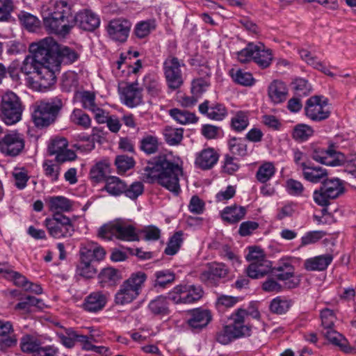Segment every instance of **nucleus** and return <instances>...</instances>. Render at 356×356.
Wrapping results in <instances>:
<instances>
[{"label":"nucleus","instance_id":"nucleus-1","mask_svg":"<svg viewBox=\"0 0 356 356\" xmlns=\"http://www.w3.org/2000/svg\"><path fill=\"white\" fill-rule=\"evenodd\" d=\"M182 175L179 160L172 154L154 157L147 163L142 172L145 182L157 183L176 195L181 191L179 178Z\"/></svg>","mask_w":356,"mask_h":356},{"label":"nucleus","instance_id":"nucleus-2","mask_svg":"<svg viewBox=\"0 0 356 356\" xmlns=\"http://www.w3.org/2000/svg\"><path fill=\"white\" fill-rule=\"evenodd\" d=\"M76 0H57L50 7L42 8L45 29L51 33L65 36L74 26V6Z\"/></svg>","mask_w":356,"mask_h":356},{"label":"nucleus","instance_id":"nucleus-3","mask_svg":"<svg viewBox=\"0 0 356 356\" xmlns=\"http://www.w3.org/2000/svg\"><path fill=\"white\" fill-rule=\"evenodd\" d=\"M52 38H46L38 42L32 43L29 47L30 54L27 55L19 67V72L25 75L33 74L35 76L48 58V51L56 50Z\"/></svg>","mask_w":356,"mask_h":356},{"label":"nucleus","instance_id":"nucleus-4","mask_svg":"<svg viewBox=\"0 0 356 356\" xmlns=\"http://www.w3.org/2000/svg\"><path fill=\"white\" fill-rule=\"evenodd\" d=\"M146 280L147 275L143 272L132 273L120 286L115 295V302L117 305H124L133 302L140 293Z\"/></svg>","mask_w":356,"mask_h":356},{"label":"nucleus","instance_id":"nucleus-5","mask_svg":"<svg viewBox=\"0 0 356 356\" xmlns=\"http://www.w3.org/2000/svg\"><path fill=\"white\" fill-rule=\"evenodd\" d=\"M321 321V332L324 337L332 344L337 346L344 353H350L352 348L347 340L334 330V323L337 321L335 312L329 308H324L320 312Z\"/></svg>","mask_w":356,"mask_h":356},{"label":"nucleus","instance_id":"nucleus-6","mask_svg":"<svg viewBox=\"0 0 356 356\" xmlns=\"http://www.w3.org/2000/svg\"><path fill=\"white\" fill-rule=\"evenodd\" d=\"M63 106V101L58 97L47 101H41L33 114L35 124L38 127H44L53 123Z\"/></svg>","mask_w":356,"mask_h":356},{"label":"nucleus","instance_id":"nucleus-7","mask_svg":"<svg viewBox=\"0 0 356 356\" xmlns=\"http://www.w3.org/2000/svg\"><path fill=\"white\" fill-rule=\"evenodd\" d=\"M23 107L19 97L12 91H7L1 96L0 118L7 125H13L22 119Z\"/></svg>","mask_w":356,"mask_h":356},{"label":"nucleus","instance_id":"nucleus-8","mask_svg":"<svg viewBox=\"0 0 356 356\" xmlns=\"http://www.w3.org/2000/svg\"><path fill=\"white\" fill-rule=\"evenodd\" d=\"M345 192L343 182L339 178H326L318 190L313 194L314 201L319 206L325 207L330 200L336 199Z\"/></svg>","mask_w":356,"mask_h":356},{"label":"nucleus","instance_id":"nucleus-9","mask_svg":"<svg viewBox=\"0 0 356 356\" xmlns=\"http://www.w3.org/2000/svg\"><path fill=\"white\" fill-rule=\"evenodd\" d=\"M203 293L200 286L179 284L169 291L168 296L175 304H191L200 300Z\"/></svg>","mask_w":356,"mask_h":356},{"label":"nucleus","instance_id":"nucleus-10","mask_svg":"<svg viewBox=\"0 0 356 356\" xmlns=\"http://www.w3.org/2000/svg\"><path fill=\"white\" fill-rule=\"evenodd\" d=\"M49 235L55 238H67L74 233V226L71 220L62 213H54L52 218L44 221Z\"/></svg>","mask_w":356,"mask_h":356},{"label":"nucleus","instance_id":"nucleus-11","mask_svg":"<svg viewBox=\"0 0 356 356\" xmlns=\"http://www.w3.org/2000/svg\"><path fill=\"white\" fill-rule=\"evenodd\" d=\"M184 63L173 56H168L163 64L164 76L167 86L172 90L179 88L183 83V74L181 70Z\"/></svg>","mask_w":356,"mask_h":356},{"label":"nucleus","instance_id":"nucleus-12","mask_svg":"<svg viewBox=\"0 0 356 356\" xmlns=\"http://www.w3.org/2000/svg\"><path fill=\"white\" fill-rule=\"evenodd\" d=\"M305 113L309 119L314 122L327 119L330 115L328 99L321 95L309 97L305 104Z\"/></svg>","mask_w":356,"mask_h":356},{"label":"nucleus","instance_id":"nucleus-13","mask_svg":"<svg viewBox=\"0 0 356 356\" xmlns=\"http://www.w3.org/2000/svg\"><path fill=\"white\" fill-rule=\"evenodd\" d=\"M25 147V139L22 134L11 131L0 139V152L5 156L15 157Z\"/></svg>","mask_w":356,"mask_h":356},{"label":"nucleus","instance_id":"nucleus-14","mask_svg":"<svg viewBox=\"0 0 356 356\" xmlns=\"http://www.w3.org/2000/svg\"><path fill=\"white\" fill-rule=\"evenodd\" d=\"M229 269L221 262L208 263L206 268L200 275V280L207 284L217 286L227 278Z\"/></svg>","mask_w":356,"mask_h":356},{"label":"nucleus","instance_id":"nucleus-15","mask_svg":"<svg viewBox=\"0 0 356 356\" xmlns=\"http://www.w3.org/2000/svg\"><path fill=\"white\" fill-rule=\"evenodd\" d=\"M59 71L58 60H56V58L51 60L49 56H48L38 74L34 76V78L38 80L40 88H49L55 83L56 79V74Z\"/></svg>","mask_w":356,"mask_h":356},{"label":"nucleus","instance_id":"nucleus-16","mask_svg":"<svg viewBox=\"0 0 356 356\" xmlns=\"http://www.w3.org/2000/svg\"><path fill=\"white\" fill-rule=\"evenodd\" d=\"M338 147L334 143H330L327 149L316 147L312 153V159L322 164L330 166H339L343 158V153L337 152Z\"/></svg>","mask_w":356,"mask_h":356},{"label":"nucleus","instance_id":"nucleus-17","mask_svg":"<svg viewBox=\"0 0 356 356\" xmlns=\"http://www.w3.org/2000/svg\"><path fill=\"white\" fill-rule=\"evenodd\" d=\"M275 277L284 282V286L287 289H294L300 284V280L295 276L294 267L288 260H281L274 268Z\"/></svg>","mask_w":356,"mask_h":356},{"label":"nucleus","instance_id":"nucleus-18","mask_svg":"<svg viewBox=\"0 0 356 356\" xmlns=\"http://www.w3.org/2000/svg\"><path fill=\"white\" fill-rule=\"evenodd\" d=\"M131 23L124 18H116L111 20L107 26L109 38L118 42H124L129 36Z\"/></svg>","mask_w":356,"mask_h":356},{"label":"nucleus","instance_id":"nucleus-19","mask_svg":"<svg viewBox=\"0 0 356 356\" xmlns=\"http://www.w3.org/2000/svg\"><path fill=\"white\" fill-rule=\"evenodd\" d=\"M199 111L209 119L216 121H221L227 115V110L224 104L218 102L211 103L208 100L199 105Z\"/></svg>","mask_w":356,"mask_h":356},{"label":"nucleus","instance_id":"nucleus-20","mask_svg":"<svg viewBox=\"0 0 356 356\" xmlns=\"http://www.w3.org/2000/svg\"><path fill=\"white\" fill-rule=\"evenodd\" d=\"M74 25L77 24L79 27L84 31H92L100 24L99 17L90 10H83L79 11L74 16Z\"/></svg>","mask_w":356,"mask_h":356},{"label":"nucleus","instance_id":"nucleus-21","mask_svg":"<svg viewBox=\"0 0 356 356\" xmlns=\"http://www.w3.org/2000/svg\"><path fill=\"white\" fill-rule=\"evenodd\" d=\"M212 319L209 310L197 308L190 312V318L187 323L188 326L194 331H200L206 327Z\"/></svg>","mask_w":356,"mask_h":356},{"label":"nucleus","instance_id":"nucleus-22","mask_svg":"<svg viewBox=\"0 0 356 356\" xmlns=\"http://www.w3.org/2000/svg\"><path fill=\"white\" fill-rule=\"evenodd\" d=\"M230 320L232 323L228 325L236 339L251 335L252 325L250 322H246L236 311L231 314Z\"/></svg>","mask_w":356,"mask_h":356},{"label":"nucleus","instance_id":"nucleus-23","mask_svg":"<svg viewBox=\"0 0 356 356\" xmlns=\"http://www.w3.org/2000/svg\"><path fill=\"white\" fill-rule=\"evenodd\" d=\"M53 42L56 47V50L49 51L48 55L51 60H54V58L58 60L59 67L62 63L72 64L78 60L79 56L76 51L66 46H60L54 39Z\"/></svg>","mask_w":356,"mask_h":356},{"label":"nucleus","instance_id":"nucleus-24","mask_svg":"<svg viewBox=\"0 0 356 356\" xmlns=\"http://www.w3.org/2000/svg\"><path fill=\"white\" fill-rule=\"evenodd\" d=\"M80 259L92 262L93 261L102 260L106 252L97 243L88 241L83 243L80 248Z\"/></svg>","mask_w":356,"mask_h":356},{"label":"nucleus","instance_id":"nucleus-25","mask_svg":"<svg viewBox=\"0 0 356 356\" xmlns=\"http://www.w3.org/2000/svg\"><path fill=\"white\" fill-rule=\"evenodd\" d=\"M115 238L125 241H139L135 226L122 219L116 220Z\"/></svg>","mask_w":356,"mask_h":356},{"label":"nucleus","instance_id":"nucleus-26","mask_svg":"<svg viewBox=\"0 0 356 356\" xmlns=\"http://www.w3.org/2000/svg\"><path fill=\"white\" fill-rule=\"evenodd\" d=\"M107 302V293L103 291H94L84 300L83 308L89 312H97L103 309Z\"/></svg>","mask_w":356,"mask_h":356},{"label":"nucleus","instance_id":"nucleus-27","mask_svg":"<svg viewBox=\"0 0 356 356\" xmlns=\"http://www.w3.org/2000/svg\"><path fill=\"white\" fill-rule=\"evenodd\" d=\"M268 95L274 104L282 103L288 95L286 84L280 80L273 81L268 87Z\"/></svg>","mask_w":356,"mask_h":356},{"label":"nucleus","instance_id":"nucleus-28","mask_svg":"<svg viewBox=\"0 0 356 356\" xmlns=\"http://www.w3.org/2000/svg\"><path fill=\"white\" fill-rule=\"evenodd\" d=\"M300 168L303 177L314 184L322 183L327 177V170L320 166L309 165L302 163H300Z\"/></svg>","mask_w":356,"mask_h":356},{"label":"nucleus","instance_id":"nucleus-29","mask_svg":"<svg viewBox=\"0 0 356 356\" xmlns=\"http://www.w3.org/2000/svg\"><path fill=\"white\" fill-rule=\"evenodd\" d=\"M46 202L49 210L54 214L70 211L73 207L72 201L63 195L48 197Z\"/></svg>","mask_w":356,"mask_h":356},{"label":"nucleus","instance_id":"nucleus-30","mask_svg":"<svg viewBox=\"0 0 356 356\" xmlns=\"http://www.w3.org/2000/svg\"><path fill=\"white\" fill-rule=\"evenodd\" d=\"M122 98L125 105L130 108L140 104L143 102L141 90L136 83L127 86L123 90Z\"/></svg>","mask_w":356,"mask_h":356},{"label":"nucleus","instance_id":"nucleus-31","mask_svg":"<svg viewBox=\"0 0 356 356\" xmlns=\"http://www.w3.org/2000/svg\"><path fill=\"white\" fill-rule=\"evenodd\" d=\"M273 59V54L270 49L266 47L264 44H255L254 62L261 68L268 67Z\"/></svg>","mask_w":356,"mask_h":356},{"label":"nucleus","instance_id":"nucleus-32","mask_svg":"<svg viewBox=\"0 0 356 356\" xmlns=\"http://www.w3.org/2000/svg\"><path fill=\"white\" fill-rule=\"evenodd\" d=\"M218 153L212 148L202 150L195 159V165L202 170L211 168L218 161Z\"/></svg>","mask_w":356,"mask_h":356},{"label":"nucleus","instance_id":"nucleus-33","mask_svg":"<svg viewBox=\"0 0 356 356\" xmlns=\"http://www.w3.org/2000/svg\"><path fill=\"white\" fill-rule=\"evenodd\" d=\"M333 256L330 254H321L305 261V268L309 271H321L325 270L332 263Z\"/></svg>","mask_w":356,"mask_h":356},{"label":"nucleus","instance_id":"nucleus-34","mask_svg":"<svg viewBox=\"0 0 356 356\" xmlns=\"http://www.w3.org/2000/svg\"><path fill=\"white\" fill-rule=\"evenodd\" d=\"M247 212L244 207L236 204L226 207L221 211L220 216L224 221L230 224H234L241 220Z\"/></svg>","mask_w":356,"mask_h":356},{"label":"nucleus","instance_id":"nucleus-35","mask_svg":"<svg viewBox=\"0 0 356 356\" xmlns=\"http://www.w3.org/2000/svg\"><path fill=\"white\" fill-rule=\"evenodd\" d=\"M271 270V262L268 260H261L259 262L250 263L246 269L247 275L252 279H259L264 277Z\"/></svg>","mask_w":356,"mask_h":356},{"label":"nucleus","instance_id":"nucleus-36","mask_svg":"<svg viewBox=\"0 0 356 356\" xmlns=\"http://www.w3.org/2000/svg\"><path fill=\"white\" fill-rule=\"evenodd\" d=\"M110 172V163L106 161L96 163L90 170V178L95 183L106 181L107 175Z\"/></svg>","mask_w":356,"mask_h":356},{"label":"nucleus","instance_id":"nucleus-37","mask_svg":"<svg viewBox=\"0 0 356 356\" xmlns=\"http://www.w3.org/2000/svg\"><path fill=\"white\" fill-rule=\"evenodd\" d=\"M126 189V183L115 176H110L106 179L105 190L109 195L113 196H119L124 192Z\"/></svg>","mask_w":356,"mask_h":356},{"label":"nucleus","instance_id":"nucleus-38","mask_svg":"<svg viewBox=\"0 0 356 356\" xmlns=\"http://www.w3.org/2000/svg\"><path fill=\"white\" fill-rule=\"evenodd\" d=\"M99 282L103 287L111 286L117 284L121 279L120 272L113 268L103 269L98 275Z\"/></svg>","mask_w":356,"mask_h":356},{"label":"nucleus","instance_id":"nucleus-39","mask_svg":"<svg viewBox=\"0 0 356 356\" xmlns=\"http://www.w3.org/2000/svg\"><path fill=\"white\" fill-rule=\"evenodd\" d=\"M149 311L154 315L167 316L170 314L169 304L166 297L159 296L148 305Z\"/></svg>","mask_w":356,"mask_h":356},{"label":"nucleus","instance_id":"nucleus-40","mask_svg":"<svg viewBox=\"0 0 356 356\" xmlns=\"http://www.w3.org/2000/svg\"><path fill=\"white\" fill-rule=\"evenodd\" d=\"M229 74L233 81L243 86H252L254 84L255 80L250 72H245L243 70L232 69L229 71Z\"/></svg>","mask_w":356,"mask_h":356},{"label":"nucleus","instance_id":"nucleus-41","mask_svg":"<svg viewBox=\"0 0 356 356\" xmlns=\"http://www.w3.org/2000/svg\"><path fill=\"white\" fill-rule=\"evenodd\" d=\"M155 286L165 288L168 285L175 282V273L170 269L157 270L154 273Z\"/></svg>","mask_w":356,"mask_h":356},{"label":"nucleus","instance_id":"nucleus-42","mask_svg":"<svg viewBox=\"0 0 356 356\" xmlns=\"http://www.w3.org/2000/svg\"><path fill=\"white\" fill-rule=\"evenodd\" d=\"M299 54L301 58L305 60L309 65H311L314 68L318 70L325 74L332 76V73L324 65L323 63L318 60L316 56H312L311 53L305 49L299 50Z\"/></svg>","mask_w":356,"mask_h":356},{"label":"nucleus","instance_id":"nucleus-43","mask_svg":"<svg viewBox=\"0 0 356 356\" xmlns=\"http://www.w3.org/2000/svg\"><path fill=\"white\" fill-rule=\"evenodd\" d=\"M249 124V115L246 111H239L236 112L231 120L232 129L237 132L245 130Z\"/></svg>","mask_w":356,"mask_h":356},{"label":"nucleus","instance_id":"nucleus-44","mask_svg":"<svg viewBox=\"0 0 356 356\" xmlns=\"http://www.w3.org/2000/svg\"><path fill=\"white\" fill-rule=\"evenodd\" d=\"M275 173V168L271 162H264L258 168L256 179L258 181L264 184L269 181Z\"/></svg>","mask_w":356,"mask_h":356},{"label":"nucleus","instance_id":"nucleus-45","mask_svg":"<svg viewBox=\"0 0 356 356\" xmlns=\"http://www.w3.org/2000/svg\"><path fill=\"white\" fill-rule=\"evenodd\" d=\"M183 129L167 126L163 129V134L166 143L170 145H178L183 138Z\"/></svg>","mask_w":356,"mask_h":356},{"label":"nucleus","instance_id":"nucleus-46","mask_svg":"<svg viewBox=\"0 0 356 356\" xmlns=\"http://www.w3.org/2000/svg\"><path fill=\"white\" fill-rule=\"evenodd\" d=\"M144 86L152 97H158L161 93V83L158 77L148 74L144 78Z\"/></svg>","mask_w":356,"mask_h":356},{"label":"nucleus","instance_id":"nucleus-47","mask_svg":"<svg viewBox=\"0 0 356 356\" xmlns=\"http://www.w3.org/2000/svg\"><path fill=\"white\" fill-rule=\"evenodd\" d=\"M71 122L83 129H88L91 125V119L81 109H74L70 117Z\"/></svg>","mask_w":356,"mask_h":356},{"label":"nucleus","instance_id":"nucleus-48","mask_svg":"<svg viewBox=\"0 0 356 356\" xmlns=\"http://www.w3.org/2000/svg\"><path fill=\"white\" fill-rule=\"evenodd\" d=\"M314 134L312 127L305 124H298L294 127L292 132L293 138L303 142L309 139Z\"/></svg>","mask_w":356,"mask_h":356},{"label":"nucleus","instance_id":"nucleus-49","mask_svg":"<svg viewBox=\"0 0 356 356\" xmlns=\"http://www.w3.org/2000/svg\"><path fill=\"white\" fill-rule=\"evenodd\" d=\"M170 115L180 124L193 123L197 121L195 115L185 110H180L178 108H173L170 110Z\"/></svg>","mask_w":356,"mask_h":356},{"label":"nucleus","instance_id":"nucleus-50","mask_svg":"<svg viewBox=\"0 0 356 356\" xmlns=\"http://www.w3.org/2000/svg\"><path fill=\"white\" fill-rule=\"evenodd\" d=\"M292 305L291 300L277 297L274 298L270 305V309L272 312L277 314H285Z\"/></svg>","mask_w":356,"mask_h":356},{"label":"nucleus","instance_id":"nucleus-51","mask_svg":"<svg viewBox=\"0 0 356 356\" xmlns=\"http://www.w3.org/2000/svg\"><path fill=\"white\" fill-rule=\"evenodd\" d=\"M44 173L51 182H56L58 180L60 172L59 165L54 163L51 160H46L42 164Z\"/></svg>","mask_w":356,"mask_h":356},{"label":"nucleus","instance_id":"nucleus-52","mask_svg":"<svg viewBox=\"0 0 356 356\" xmlns=\"http://www.w3.org/2000/svg\"><path fill=\"white\" fill-rule=\"evenodd\" d=\"M40 343L31 335H25L21 339L20 347L22 352L31 353L35 356Z\"/></svg>","mask_w":356,"mask_h":356},{"label":"nucleus","instance_id":"nucleus-53","mask_svg":"<svg viewBox=\"0 0 356 356\" xmlns=\"http://www.w3.org/2000/svg\"><path fill=\"white\" fill-rule=\"evenodd\" d=\"M183 232L181 231L175 232L170 238L164 252L167 255H175L179 250L183 242Z\"/></svg>","mask_w":356,"mask_h":356},{"label":"nucleus","instance_id":"nucleus-54","mask_svg":"<svg viewBox=\"0 0 356 356\" xmlns=\"http://www.w3.org/2000/svg\"><path fill=\"white\" fill-rule=\"evenodd\" d=\"M159 142L156 136L145 135L140 140V149L147 154L155 153L158 150Z\"/></svg>","mask_w":356,"mask_h":356},{"label":"nucleus","instance_id":"nucleus-55","mask_svg":"<svg viewBox=\"0 0 356 356\" xmlns=\"http://www.w3.org/2000/svg\"><path fill=\"white\" fill-rule=\"evenodd\" d=\"M155 29L156 24L154 20L142 21L136 24L134 33L137 38H144Z\"/></svg>","mask_w":356,"mask_h":356},{"label":"nucleus","instance_id":"nucleus-56","mask_svg":"<svg viewBox=\"0 0 356 356\" xmlns=\"http://www.w3.org/2000/svg\"><path fill=\"white\" fill-rule=\"evenodd\" d=\"M228 146L234 155L245 156L248 154L247 145L241 138H232L229 139Z\"/></svg>","mask_w":356,"mask_h":356},{"label":"nucleus","instance_id":"nucleus-57","mask_svg":"<svg viewBox=\"0 0 356 356\" xmlns=\"http://www.w3.org/2000/svg\"><path fill=\"white\" fill-rule=\"evenodd\" d=\"M57 335L60 342L68 348L74 346L79 337V334L72 328L67 329L65 334L58 333Z\"/></svg>","mask_w":356,"mask_h":356},{"label":"nucleus","instance_id":"nucleus-58","mask_svg":"<svg viewBox=\"0 0 356 356\" xmlns=\"http://www.w3.org/2000/svg\"><path fill=\"white\" fill-rule=\"evenodd\" d=\"M236 311L246 322H250V318L257 321L261 319V314L256 303L250 302L246 309L239 308Z\"/></svg>","mask_w":356,"mask_h":356},{"label":"nucleus","instance_id":"nucleus-59","mask_svg":"<svg viewBox=\"0 0 356 356\" xmlns=\"http://www.w3.org/2000/svg\"><path fill=\"white\" fill-rule=\"evenodd\" d=\"M78 86L76 75L73 72L65 73L61 79V88L63 91L69 92L76 91Z\"/></svg>","mask_w":356,"mask_h":356},{"label":"nucleus","instance_id":"nucleus-60","mask_svg":"<svg viewBox=\"0 0 356 356\" xmlns=\"http://www.w3.org/2000/svg\"><path fill=\"white\" fill-rule=\"evenodd\" d=\"M92 263L91 261L80 259V263L76 268L77 274L86 279L93 277L97 273V270Z\"/></svg>","mask_w":356,"mask_h":356},{"label":"nucleus","instance_id":"nucleus-61","mask_svg":"<svg viewBox=\"0 0 356 356\" xmlns=\"http://www.w3.org/2000/svg\"><path fill=\"white\" fill-rule=\"evenodd\" d=\"M68 143L65 138H55L51 140L48 146V151L51 155H57L67 148Z\"/></svg>","mask_w":356,"mask_h":356},{"label":"nucleus","instance_id":"nucleus-62","mask_svg":"<svg viewBox=\"0 0 356 356\" xmlns=\"http://www.w3.org/2000/svg\"><path fill=\"white\" fill-rule=\"evenodd\" d=\"M19 19L21 23L29 31H34L39 26V20L34 15L28 13H21L19 15Z\"/></svg>","mask_w":356,"mask_h":356},{"label":"nucleus","instance_id":"nucleus-63","mask_svg":"<svg viewBox=\"0 0 356 356\" xmlns=\"http://www.w3.org/2000/svg\"><path fill=\"white\" fill-rule=\"evenodd\" d=\"M216 339L218 343L227 345L236 339L235 338L229 325H226L216 332Z\"/></svg>","mask_w":356,"mask_h":356},{"label":"nucleus","instance_id":"nucleus-64","mask_svg":"<svg viewBox=\"0 0 356 356\" xmlns=\"http://www.w3.org/2000/svg\"><path fill=\"white\" fill-rule=\"evenodd\" d=\"M210 86L208 78L194 79L191 83V92L195 96H200Z\"/></svg>","mask_w":356,"mask_h":356}]
</instances>
